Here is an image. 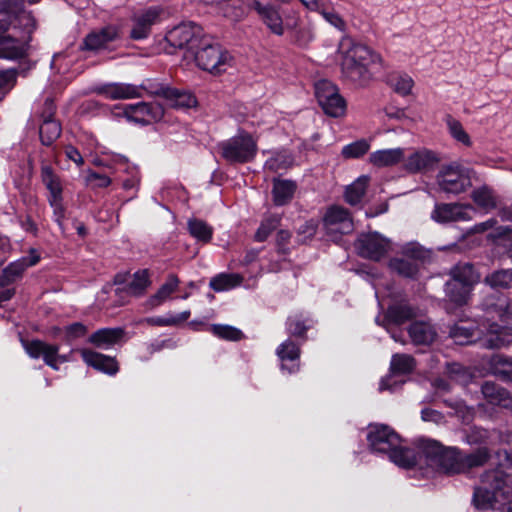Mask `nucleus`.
<instances>
[{
	"label": "nucleus",
	"instance_id": "338daca9",
	"mask_svg": "<svg viewBox=\"0 0 512 512\" xmlns=\"http://www.w3.org/2000/svg\"><path fill=\"white\" fill-rule=\"evenodd\" d=\"M16 74L12 70L0 71V88H9L15 81Z\"/></svg>",
	"mask_w": 512,
	"mask_h": 512
},
{
	"label": "nucleus",
	"instance_id": "79ce46f5",
	"mask_svg": "<svg viewBox=\"0 0 512 512\" xmlns=\"http://www.w3.org/2000/svg\"><path fill=\"white\" fill-rule=\"evenodd\" d=\"M242 281V277L238 274H219L213 277L209 286L217 292L232 289L238 286Z\"/></svg>",
	"mask_w": 512,
	"mask_h": 512
},
{
	"label": "nucleus",
	"instance_id": "39448f33",
	"mask_svg": "<svg viewBox=\"0 0 512 512\" xmlns=\"http://www.w3.org/2000/svg\"><path fill=\"white\" fill-rule=\"evenodd\" d=\"M510 491V476L501 469H491L481 475L480 485L475 488L473 501L478 509H488L494 503L506 499Z\"/></svg>",
	"mask_w": 512,
	"mask_h": 512
},
{
	"label": "nucleus",
	"instance_id": "f257e3e1",
	"mask_svg": "<svg viewBox=\"0 0 512 512\" xmlns=\"http://www.w3.org/2000/svg\"><path fill=\"white\" fill-rule=\"evenodd\" d=\"M481 337L474 338V332L463 326H455L450 335L458 344L479 341L487 349L500 348L512 343V301L498 299L487 306L482 324L478 328Z\"/></svg>",
	"mask_w": 512,
	"mask_h": 512
},
{
	"label": "nucleus",
	"instance_id": "bf43d9fd",
	"mask_svg": "<svg viewBox=\"0 0 512 512\" xmlns=\"http://www.w3.org/2000/svg\"><path fill=\"white\" fill-rule=\"evenodd\" d=\"M315 38V34L312 28L302 27L295 31L294 43L299 47H307Z\"/></svg>",
	"mask_w": 512,
	"mask_h": 512
},
{
	"label": "nucleus",
	"instance_id": "f8f14e48",
	"mask_svg": "<svg viewBox=\"0 0 512 512\" xmlns=\"http://www.w3.org/2000/svg\"><path fill=\"white\" fill-rule=\"evenodd\" d=\"M356 248L362 257L380 261L392 249V243L378 232H369L358 237Z\"/></svg>",
	"mask_w": 512,
	"mask_h": 512
},
{
	"label": "nucleus",
	"instance_id": "c9c22d12",
	"mask_svg": "<svg viewBox=\"0 0 512 512\" xmlns=\"http://www.w3.org/2000/svg\"><path fill=\"white\" fill-rule=\"evenodd\" d=\"M189 233L197 241L208 243L213 235V228L205 221L192 218L187 222Z\"/></svg>",
	"mask_w": 512,
	"mask_h": 512
},
{
	"label": "nucleus",
	"instance_id": "f03ea898",
	"mask_svg": "<svg viewBox=\"0 0 512 512\" xmlns=\"http://www.w3.org/2000/svg\"><path fill=\"white\" fill-rule=\"evenodd\" d=\"M34 28L35 20L30 12L10 13L0 9V57H24Z\"/></svg>",
	"mask_w": 512,
	"mask_h": 512
},
{
	"label": "nucleus",
	"instance_id": "4c0bfd02",
	"mask_svg": "<svg viewBox=\"0 0 512 512\" xmlns=\"http://www.w3.org/2000/svg\"><path fill=\"white\" fill-rule=\"evenodd\" d=\"M151 285L150 274L147 269L138 270L133 274L132 280L127 286L131 295L140 296Z\"/></svg>",
	"mask_w": 512,
	"mask_h": 512
},
{
	"label": "nucleus",
	"instance_id": "49530a36",
	"mask_svg": "<svg viewBox=\"0 0 512 512\" xmlns=\"http://www.w3.org/2000/svg\"><path fill=\"white\" fill-rule=\"evenodd\" d=\"M485 283L492 288H509L512 286V271L500 270L485 277Z\"/></svg>",
	"mask_w": 512,
	"mask_h": 512
},
{
	"label": "nucleus",
	"instance_id": "9b49d317",
	"mask_svg": "<svg viewBox=\"0 0 512 512\" xmlns=\"http://www.w3.org/2000/svg\"><path fill=\"white\" fill-rule=\"evenodd\" d=\"M437 183L446 193H462L471 186L470 171L459 165L444 166L437 175Z\"/></svg>",
	"mask_w": 512,
	"mask_h": 512
},
{
	"label": "nucleus",
	"instance_id": "f704fd0d",
	"mask_svg": "<svg viewBox=\"0 0 512 512\" xmlns=\"http://www.w3.org/2000/svg\"><path fill=\"white\" fill-rule=\"evenodd\" d=\"M41 178L44 185L50 192L49 199L62 197V184L51 166L42 165Z\"/></svg>",
	"mask_w": 512,
	"mask_h": 512
},
{
	"label": "nucleus",
	"instance_id": "c03bdc74",
	"mask_svg": "<svg viewBox=\"0 0 512 512\" xmlns=\"http://www.w3.org/2000/svg\"><path fill=\"white\" fill-rule=\"evenodd\" d=\"M389 85L396 93L406 96L411 93L414 81L407 74H395L389 78Z\"/></svg>",
	"mask_w": 512,
	"mask_h": 512
},
{
	"label": "nucleus",
	"instance_id": "bb28decb",
	"mask_svg": "<svg viewBox=\"0 0 512 512\" xmlns=\"http://www.w3.org/2000/svg\"><path fill=\"white\" fill-rule=\"evenodd\" d=\"M481 391L490 404L512 409V396L505 388L494 382L486 381L483 383Z\"/></svg>",
	"mask_w": 512,
	"mask_h": 512
},
{
	"label": "nucleus",
	"instance_id": "5701e85b",
	"mask_svg": "<svg viewBox=\"0 0 512 512\" xmlns=\"http://www.w3.org/2000/svg\"><path fill=\"white\" fill-rule=\"evenodd\" d=\"M96 91L111 100L132 99L142 96L139 87L128 83H109L98 87Z\"/></svg>",
	"mask_w": 512,
	"mask_h": 512
},
{
	"label": "nucleus",
	"instance_id": "c85d7f7f",
	"mask_svg": "<svg viewBox=\"0 0 512 512\" xmlns=\"http://www.w3.org/2000/svg\"><path fill=\"white\" fill-rule=\"evenodd\" d=\"M408 333L412 342L416 345H429L437 336L434 326L427 321L413 322L409 326Z\"/></svg>",
	"mask_w": 512,
	"mask_h": 512
},
{
	"label": "nucleus",
	"instance_id": "a18cd8bd",
	"mask_svg": "<svg viewBox=\"0 0 512 512\" xmlns=\"http://www.w3.org/2000/svg\"><path fill=\"white\" fill-rule=\"evenodd\" d=\"M370 149V144L365 139H360L342 148L341 155L345 159L360 158L365 155Z\"/></svg>",
	"mask_w": 512,
	"mask_h": 512
},
{
	"label": "nucleus",
	"instance_id": "6ab92c4d",
	"mask_svg": "<svg viewBox=\"0 0 512 512\" xmlns=\"http://www.w3.org/2000/svg\"><path fill=\"white\" fill-rule=\"evenodd\" d=\"M439 161L440 159L434 151L422 148L404 157L403 168L411 174L424 173L434 169Z\"/></svg>",
	"mask_w": 512,
	"mask_h": 512
},
{
	"label": "nucleus",
	"instance_id": "e433bc0d",
	"mask_svg": "<svg viewBox=\"0 0 512 512\" xmlns=\"http://www.w3.org/2000/svg\"><path fill=\"white\" fill-rule=\"evenodd\" d=\"M491 453L487 447H480L470 454L462 453L463 473L471 468L483 466L490 459Z\"/></svg>",
	"mask_w": 512,
	"mask_h": 512
},
{
	"label": "nucleus",
	"instance_id": "58836bf2",
	"mask_svg": "<svg viewBox=\"0 0 512 512\" xmlns=\"http://www.w3.org/2000/svg\"><path fill=\"white\" fill-rule=\"evenodd\" d=\"M217 6L226 18L233 21H238L245 15V8L241 0H221Z\"/></svg>",
	"mask_w": 512,
	"mask_h": 512
},
{
	"label": "nucleus",
	"instance_id": "09e8293b",
	"mask_svg": "<svg viewBox=\"0 0 512 512\" xmlns=\"http://www.w3.org/2000/svg\"><path fill=\"white\" fill-rule=\"evenodd\" d=\"M473 201L481 208L491 210L496 207V200L487 187H481L472 192Z\"/></svg>",
	"mask_w": 512,
	"mask_h": 512
},
{
	"label": "nucleus",
	"instance_id": "2eb2a0df",
	"mask_svg": "<svg viewBox=\"0 0 512 512\" xmlns=\"http://www.w3.org/2000/svg\"><path fill=\"white\" fill-rule=\"evenodd\" d=\"M372 450L382 453H388L391 449L399 447L401 439L399 435L386 425L370 426L367 435Z\"/></svg>",
	"mask_w": 512,
	"mask_h": 512
},
{
	"label": "nucleus",
	"instance_id": "37998d69",
	"mask_svg": "<svg viewBox=\"0 0 512 512\" xmlns=\"http://www.w3.org/2000/svg\"><path fill=\"white\" fill-rule=\"evenodd\" d=\"M293 165V158L292 156L283 151L278 152L272 155L267 161L265 162V169L272 171V172H279L281 170H286L290 168Z\"/></svg>",
	"mask_w": 512,
	"mask_h": 512
},
{
	"label": "nucleus",
	"instance_id": "7c9ffc66",
	"mask_svg": "<svg viewBox=\"0 0 512 512\" xmlns=\"http://www.w3.org/2000/svg\"><path fill=\"white\" fill-rule=\"evenodd\" d=\"M124 335L121 328L99 329L89 337V342L100 348H108L116 344Z\"/></svg>",
	"mask_w": 512,
	"mask_h": 512
},
{
	"label": "nucleus",
	"instance_id": "3c124183",
	"mask_svg": "<svg viewBox=\"0 0 512 512\" xmlns=\"http://www.w3.org/2000/svg\"><path fill=\"white\" fill-rule=\"evenodd\" d=\"M280 223V218L276 215L264 219L255 233V240L258 242L265 241Z\"/></svg>",
	"mask_w": 512,
	"mask_h": 512
},
{
	"label": "nucleus",
	"instance_id": "4be33fe9",
	"mask_svg": "<svg viewBox=\"0 0 512 512\" xmlns=\"http://www.w3.org/2000/svg\"><path fill=\"white\" fill-rule=\"evenodd\" d=\"M46 110L43 113V122L39 129L40 139L42 144L49 146L51 145L61 134L60 124L52 119L54 113V104L52 101L47 100Z\"/></svg>",
	"mask_w": 512,
	"mask_h": 512
},
{
	"label": "nucleus",
	"instance_id": "4d7b16f0",
	"mask_svg": "<svg viewBox=\"0 0 512 512\" xmlns=\"http://www.w3.org/2000/svg\"><path fill=\"white\" fill-rule=\"evenodd\" d=\"M448 374L450 378L460 384L468 383L471 375L462 365L453 363L448 365Z\"/></svg>",
	"mask_w": 512,
	"mask_h": 512
},
{
	"label": "nucleus",
	"instance_id": "473e14b6",
	"mask_svg": "<svg viewBox=\"0 0 512 512\" xmlns=\"http://www.w3.org/2000/svg\"><path fill=\"white\" fill-rule=\"evenodd\" d=\"M296 184L290 180L275 179L273 184V201L276 205L282 206L291 201Z\"/></svg>",
	"mask_w": 512,
	"mask_h": 512
},
{
	"label": "nucleus",
	"instance_id": "5fc2aeb1",
	"mask_svg": "<svg viewBox=\"0 0 512 512\" xmlns=\"http://www.w3.org/2000/svg\"><path fill=\"white\" fill-rule=\"evenodd\" d=\"M59 347L57 345L46 344L42 358L44 362L51 368L58 370V363L65 362L66 357L59 355Z\"/></svg>",
	"mask_w": 512,
	"mask_h": 512
},
{
	"label": "nucleus",
	"instance_id": "9d476101",
	"mask_svg": "<svg viewBox=\"0 0 512 512\" xmlns=\"http://www.w3.org/2000/svg\"><path fill=\"white\" fill-rule=\"evenodd\" d=\"M315 95L323 111L332 117L345 114L346 102L339 94L338 88L329 80H319L315 84Z\"/></svg>",
	"mask_w": 512,
	"mask_h": 512
},
{
	"label": "nucleus",
	"instance_id": "412c9836",
	"mask_svg": "<svg viewBox=\"0 0 512 512\" xmlns=\"http://www.w3.org/2000/svg\"><path fill=\"white\" fill-rule=\"evenodd\" d=\"M40 260L36 250L31 249L30 255L22 257L4 268L0 274V287L7 286L20 279L28 267L36 265Z\"/></svg>",
	"mask_w": 512,
	"mask_h": 512
},
{
	"label": "nucleus",
	"instance_id": "aec40b11",
	"mask_svg": "<svg viewBox=\"0 0 512 512\" xmlns=\"http://www.w3.org/2000/svg\"><path fill=\"white\" fill-rule=\"evenodd\" d=\"M164 10L160 7H151L133 17V28L130 36L135 40L146 38L151 27L161 20Z\"/></svg>",
	"mask_w": 512,
	"mask_h": 512
},
{
	"label": "nucleus",
	"instance_id": "423d86ee",
	"mask_svg": "<svg viewBox=\"0 0 512 512\" xmlns=\"http://www.w3.org/2000/svg\"><path fill=\"white\" fill-rule=\"evenodd\" d=\"M197 66L209 73L220 74L233 66V56L220 44L203 36L198 47L192 51Z\"/></svg>",
	"mask_w": 512,
	"mask_h": 512
},
{
	"label": "nucleus",
	"instance_id": "774afa93",
	"mask_svg": "<svg viewBox=\"0 0 512 512\" xmlns=\"http://www.w3.org/2000/svg\"><path fill=\"white\" fill-rule=\"evenodd\" d=\"M421 418L424 421H432V422L438 423L442 420L443 417H442L441 413H439L436 410L423 409L421 411Z\"/></svg>",
	"mask_w": 512,
	"mask_h": 512
},
{
	"label": "nucleus",
	"instance_id": "680f3d73",
	"mask_svg": "<svg viewBox=\"0 0 512 512\" xmlns=\"http://www.w3.org/2000/svg\"><path fill=\"white\" fill-rule=\"evenodd\" d=\"M46 344L47 343L40 340L23 342V346L27 354L35 359L42 357Z\"/></svg>",
	"mask_w": 512,
	"mask_h": 512
},
{
	"label": "nucleus",
	"instance_id": "c756f323",
	"mask_svg": "<svg viewBox=\"0 0 512 512\" xmlns=\"http://www.w3.org/2000/svg\"><path fill=\"white\" fill-rule=\"evenodd\" d=\"M419 449V447L417 446ZM389 458L392 462H394L396 465L403 467V468H410L414 465H421L424 464V457L420 458V453L418 452V456L415 455V453L407 448H403L401 446V443L399 444V447H395L394 449H391L389 452Z\"/></svg>",
	"mask_w": 512,
	"mask_h": 512
},
{
	"label": "nucleus",
	"instance_id": "e2e57ef3",
	"mask_svg": "<svg viewBox=\"0 0 512 512\" xmlns=\"http://www.w3.org/2000/svg\"><path fill=\"white\" fill-rule=\"evenodd\" d=\"M488 438L489 433L487 430L475 427L468 435V442L470 444H481L486 442Z\"/></svg>",
	"mask_w": 512,
	"mask_h": 512
},
{
	"label": "nucleus",
	"instance_id": "393cba45",
	"mask_svg": "<svg viewBox=\"0 0 512 512\" xmlns=\"http://www.w3.org/2000/svg\"><path fill=\"white\" fill-rule=\"evenodd\" d=\"M80 353L83 361L96 370L109 375H114L119 370L116 360L112 357L94 352L89 349H82Z\"/></svg>",
	"mask_w": 512,
	"mask_h": 512
},
{
	"label": "nucleus",
	"instance_id": "0eeeda50",
	"mask_svg": "<svg viewBox=\"0 0 512 512\" xmlns=\"http://www.w3.org/2000/svg\"><path fill=\"white\" fill-rule=\"evenodd\" d=\"M451 279L446 283V296L457 306L468 302L472 286L478 281V275L472 265L458 264L452 268Z\"/></svg>",
	"mask_w": 512,
	"mask_h": 512
},
{
	"label": "nucleus",
	"instance_id": "8fccbe9b",
	"mask_svg": "<svg viewBox=\"0 0 512 512\" xmlns=\"http://www.w3.org/2000/svg\"><path fill=\"white\" fill-rule=\"evenodd\" d=\"M415 362L413 357L407 354H395L391 360V370L395 373L406 374L413 370Z\"/></svg>",
	"mask_w": 512,
	"mask_h": 512
},
{
	"label": "nucleus",
	"instance_id": "6e6552de",
	"mask_svg": "<svg viewBox=\"0 0 512 512\" xmlns=\"http://www.w3.org/2000/svg\"><path fill=\"white\" fill-rule=\"evenodd\" d=\"M222 157L229 163H247L256 156L257 140L247 132H240L236 136L219 144Z\"/></svg>",
	"mask_w": 512,
	"mask_h": 512
},
{
	"label": "nucleus",
	"instance_id": "cd10ccee",
	"mask_svg": "<svg viewBox=\"0 0 512 512\" xmlns=\"http://www.w3.org/2000/svg\"><path fill=\"white\" fill-rule=\"evenodd\" d=\"M404 157L402 148L381 149L370 153L369 163L378 168L390 167L403 161Z\"/></svg>",
	"mask_w": 512,
	"mask_h": 512
},
{
	"label": "nucleus",
	"instance_id": "ddd939ff",
	"mask_svg": "<svg viewBox=\"0 0 512 512\" xmlns=\"http://www.w3.org/2000/svg\"><path fill=\"white\" fill-rule=\"evenodd\" d=\"M202 29L194 23H182L166 35L167 42L175 48H187L194 51L202 39Z\"/></svg>",
	"mask_w": 512,
	"mask_h": 512
},
{
	"label": "nucleus",
	"instance_id": "de8ad7c7",
	"mask_svg": "<svg viewBox=\"0 0 512 512\" xmlns=\"http://www.w3.org/2000/svg\"><path fill=\"white\" fill-rule=\"evenodd\" d=\"M414 315V309L406 304L391 306L387 311L388 319L396 324H401Z\"/></svg>",
	"mask_w": 512,
	"mask_h": 512
},
{
	"label": "nucleus",
	"instance_id": "864d4df0",
	"mask_svg": "<svg viewBox=\"0 0 512 512\" xmlns=\"http://www.w3.org/2000/svg\"><path fill=\"white\" fill-rule=\"evenodd\" d=\"M318 13H320L330 25L334 26L338 30L344 31L346 29V22L343 18L333 9H330L329 0L328 3H325L322 9L318 11Z\"/></svg>",
	"mask_w": 512,
	"mask_h": 512
},
{
	"label": "nucleus",
	"instance_id": "b1692460",
	"mask_svg": "<svg viewBox=\"0 0 512 512\" xmlns=\"http://www.w3.org/2000/svg\"><path fill=\"white\" fill-rule=\"evenodd\" d=\"M252 7L257 11L261 20L269 28V30L276 35H283L284 25L279 10L270 5H262L259 1L254 0Z\"/></svg>",
	"mask_w": 512,
	"mask_h": 512
},
{
	"label": "nucleus",
	"instance_id": "a211bd4d",
	"mask_svg": "<svg viewBox=\"0 0 512 512\" xmlns=\"http://www.w3.org/2000/svg\"><path fill=\"white\" fill-rule=\"evenodd\" d=\"M324 226L328 234H349L353 231L354 225L352 218L343 207L332 206L324 216Z\"/></svg>",
	"mask_w": 512,
	"mask_h": 512
},
{
	"label": "nucleus",
	"instance_id": "a878e982",
	"mask_svg": "<svg viewBox=\"0 0 512 512\" xmlns=\"http://www.w3.org/2000/svg\"><path fill=\"white\" fill-rule=\"evenodd\" d=\"M152 93L164 97L175 108H191L197 103L195 96L190 92L171 87H160Z\"/></svg>",
	"mask_w": 512,
	"mask_h": 512
},
{
	"label": "nucleus",
	"instance_id": "69168bd1",
	"mask_svg": "<svg viewBox=\"0 0 512 512\" xmlns=\"http://www.w3.org/2000/svg\"><path fill=\"white\" fill-rule=\"evenodd\" d=\"M87 179L90 183H94V185L96 187H101V188L107 187L111 183V180L108 176L99 174V173H95V172H91L88 175Z\"/></svg>",
	"mask_w": 512,
	"mask_h": 512
},
{
	"label": "nucleus",
	"instance_id": "13d9d810",
	"mask_svg": "<svg viewBox=\"0 0 512 512\" xmlns=\"http://www.w3.org/2000/svg\"><path fill=\"white\" fill-rule=\"evenodd\" d=\"M213 333L226 340H239L242 337V332L232 326L228 325H214Z\"/></svg>",
	"mask_w": 512,
	"mask_h": 512
},
{
	"label": "nucleus",
	"instance_id": "ea45409f",
	"mask_svg": "<svg viewBox=\"0 0 512 512\" xmlns=\"http://www.w3.org/2000/svg\"><path fill=\"white\" fill-rule=\"evenodd\" d=\"M369 182L368 176H361L347 187L345 192V199L351 205L358 204L363 195L365 194Z\"/></svg>",
	"mask_w": 512,
	"mask_h": 512
},
{
	"label": "nucleus",
	"instance_id": "72a5a7b5",
	"mask_svg": "<svg viewBox=\"0 0 512 512\" xmlns=\"http://www.w3.org/2000/svg\"><path fill=\"white\" fill-rule=\"evenodd\" d=\"M180 283L179 278L175 274L168 275L166 281L160 286L157 292L150 297L149 304L152 307L159 306L167 299L170 298L171 294L176 291Z\"/></svg>",
	"mask_w": 512,
	"mask_h": 512
},
{
	"label": "nucleus",
	"instance_id": "4468645a",
	"mask_svg": "<svg viewBox=\"0 0 512 512\" xmlns=\"http://www.w3.org/2000/svg\"><path fill=\"white\" fill-rule=\"evenodd\" d=\"M120 37L119 30L116 26L108 25L101 29L93 30L88 33L81 45L80 49L93 53H99L108 50L113 42Z\"/></svg>",
	"mask_w": 512,
	"mask_h": 512
},
{
	"label": "nucleus",
	"instance_id": "7ed1b4c3",
	"mask_svg": "<svg viewBox=\"0 0 512 512\" xmlns=\"http://www.w3.org/2000/svg\"><path fill=\"white\" fill-rule=\"evenodd\" d=\"M336 54L342 76L359 85H366L372 79V66L381 62V57L367 46L343 36Z\"/></svg>",
	"mask_w": 512,
	"mask_h": 512
},
{
	"label": "nucleus",
	"instance_id": "20e7f679",
	"mask_svg": "<svg viewBox=\"0 0 512 512\" xmlns=\"http://www.w3.org/2000/svg\"><path fill=\"white\" fill-rule=\"evenodd\" d=\"M418 447L426 466L447 474L463 473L462 453L457 448L444 447L431 439H420Z\"/></svg>",
	"mask_w": 512,
	"mask_h": 512
},
{
	"label": "nucleus",
	"instance_id": "2f4dec72",
	"mask_svg": "<svg viewBox=\"0 0 512 512\" xmlns=\"http://www.w3.org/2000/svg\"><path fill=\"white\" fill-rule=\"evenodd\" d=\"M489 366L492 374L512 382V357L495 354L491 356Z\"/></svg>",
	"mask_w": 512,
	"mask_h": 512
},
{
	"label": "nucleus",
	"instance_id": "a19ab883",
	"mask_svg": "<svg viewBox=\"0 0 512 512\" xmlns=\"http://www.w3.org/2000/svg\"><path fill=\"white\" fill-rule=\"evenodd\" d=\"M445 123L447 125L449 134L454 140L460 142L466 147H470L472 145L470 136L457 119L453 118L451 115H447L445 117Z\"/></svg>",
	"mask_w": 512,
	"mask_h": 512
},
{
	"label": "nucleus",
	"instance_id": "052dcab7",
	"mask_svg": "<svg viewBox=\"0 0 512 512\" xmlns=\"http://www.w3.org/2000/svg\"><path fill=\"white\" fill-rule=\"evenodd\" d=\"M64 331H65V341L72 342L75 339H78V338L86 335L88 329L84 324H82L80 322H75L71 325L66 326Z\"/></svg>",
	"mask_w": 512,
	"mask_h": 512
},
{
	"label": "nucleus",
	"instance_id": "603ef678",
	"mask_svg": "<svg viewBox=\"0 0 512 512\" xmlns=\"http://www.w3.org/2000/svg\"><path fill=\"white\" fill-rule=\"evenodd\" d=\"M276 354L282 361H294L300 356V348L297 344L288 339L278 346Z\"/></svg>",
	"mask_w": 512,
	"mask_h": 512
},
{
	"label": "nucleus",
	"instance_id": "f3484780",
	"mask_svg": "<svg viewBox=\"0 0 512 512\" xmlns=\"http://www.w3.org/2000/svg\"><path fill=\"white\" fill-rule=\"evenodd\" d=\"M475 212V208L470 204H441L435 207L432 218L440 223L470 221Z\"/></svg>",
	"mask_w": 512,
	"mask_h": 512
},
{
	"label": "nucleus",
	"instance_id": "dca6fc26",
	"mask_svg": "<svg viewBox=\"0 0 512 512\" xmlns=\"http://www.w3.org/2000/svg\"><path fill=\"white\" fill-rule=\"evenodd\" d=\"M123 114L129 121L144 125L162 119L164 110L158 103L140 102L126 105Z\"/></svg>",
	"mask_w": 512,
	"mask_h": 512
},
{
	"label": "nucleus",
	"instance_id": "1a4fd4ad",
	"mask_svg": "<svg viewBox=\"0 0 512 512\" xmlns=\"http://www.w3.org/2000/svg\"><path fill=\"white\" fill-rule=\"evenodd\" d=\"M430 257V252L417 243H407L401 250V256L389 261V268L398 275L414 278L419 265Z\"/></svg>",
	"mask_w": 512,
	"mask_h": 512
},
{
	"label": "nucleus",
	"instance_id": "6e6d98bb",
	"mask_svg": "<svg viewBox=\"0 0 512 512\" xmlns=\"http://www.w3.org/2000/svg\"><path fill=\"white\" fill-rule=\"evenodd\" d=\"M288 331L292 336L302 337L309 328L305 321L299 315H294L288 318Z\"/></svg>",
	"mask_w": 512,
	"mask_h": 512
},
{
	"label": "nucleus",
	"instance_id": "0e129e2a",
	"mask_svg": "<svg viewBox=\"0 0 512 512\" xmlns=\"http://www.w3.org/2000/svg\"><path fill=\"white\" fill-rule=\"evenodd\" d=\"M49 203L53 208L56 222L59 226H62V220L64 219V207L62 204V197L49 199Z\"/></svg>",
	"mask_w": 512,
	"mask_h": 512
}]
</instances>
